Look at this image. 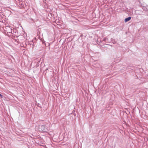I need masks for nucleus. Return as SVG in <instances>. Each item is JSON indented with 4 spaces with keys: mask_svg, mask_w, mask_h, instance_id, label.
I'll return each instance as SVG.
<instances>
[{
    "mask_svg": "<svg viewBox=\"0 0 148 148\" xmlns=\"http://www.w3.org/2000/svg\"><path fill=\"white\" fill-rule=\"evenodd\" d=\"M131 19V17H129L127 18H125V22H126L127 21H129Z\"/></svg>",
    "mask_w": 148,
    "mask_h": 148,
    "instance_id": "obj_1",
    "label": "nucleus"
},
{
    "mask_svg": "<svg viewBox=\"0 0 148 148\" xmlns=\"http://www.w3.org/2000/svg\"><path fill=\"white\" fill-rule=\"evenodd\" d=\"M0 96L1 97V98H2L3 97V96L1 94H0Z\"/></svg>",
    "mask_w": 148,
    "mask_h": 148,
    "instance_id": "obj_2",
    "label": "nucleus"
}]
</instances>
